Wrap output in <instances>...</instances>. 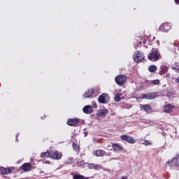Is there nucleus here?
I'll use <instances>...</instances> for the list:
<instances>
[{
  "label": "nucleus",
  "mask_w": 179,
  "mask_h": 179,
  "mask_svg": "<svg viewBox=\"0 0 179 179\" xmlns=\"http://www.w3.org/2000/svg\"><path fill=\"white\" fill-rule=\"evenodd\" d=\"M160 52L154 48L152 49L151 52L148 55V59L150 61H159V59H160Z\"/></svg>",
  "instance_id": "obj_1"
},
{
  "label": "nucleus",
  "mask_w": 179,
  "mask_h": 179,
  "mask_svg": "<svg viewBox=\"0 0 179 179\" xmlns=\"http://www.w3.org/2000/svg\"><path fill=\"white\" fill-rule=\"evenodd\" d=\"M133 59L137 64H140V62H142V61L145 59V55H143V53L142 52H140L139 51H136V52H134Z\"/></svg>",
  "instance_id": "obj_2"
},
{
  "label": "nucleus",
  "mask_w": 179,
  "mask_h": 179,
  "mask_svg": "<svg viewBox=\"0 0 179 179\" xmlns=\"http://www.w3.org/2000/svg\"><path fill=\"white\" fill-rule=\"evenodd\" d=\"M159 97L158 92H150L148 94H142L141 99H146V100H155Z\"/></svg>",
  "instance_id": "obj_3"
},
{
  "label": "nucleus",
  "mask_w": 179,
  "mask_h": 179,
  "mask_svg": "<svg viewBox=\"0 0 179 179\" xmlns=\"http://www.w3.org/2000/svg\"><path fill=\"white\" fill-rule=\"evenodd\" d=\"M115 83L118 86H122L127 83V76L125 75H119L115 78Z\"/></svg>",
  "instance_id": "obj_4"
},
{
  "label": "nucleus",
  "mask_w": 179,
  "mask_h": 179,
  "mask_svg": "<svg viewBox=\"0 0 179 179\" xmlns=\"http://www.w3.org/2000/svg\"><path fill=\"white\" fill-rule=\"evenodd\" d=\"M50 159L53 160H61L62 159V153L59 152L57 150H52L50 151Z\"/></svg>",
  "instance_id": "obj_5"
},
{
  "label": "nucleus",
  "mask_w": 179,
  "mask_h": 179,
  "mask_svg": "<svg viewBox=\"0 0 179 179\" xmlns=\"http://www.w3.org/2000/svg\"><path fill=\"white\" fill-rule=\"evenodd\" d=\"M166 164L169 166V167H175V166L179 167V156L178 155L173 157L171 161H168Z\"/></svg>",
  "instance_id": "obj_6"
},
{
  "label": "nucleus",
  "mask_w": 179,
  "mask_h": 179,
  "mask_svg": "<svg viewBox=\"0 0 179 179\" xmlns=\"http://www.w3.org/2000/svg\"><path fill=\"white\" fill-rule=\"evenodd\" d=\"M120 139H122V141H125V142H127L128 143H130L131 145H134V143L136 142L134 138H133L132 136H129L127 134L120 136Z\"/></svg>",
  "instance_id": "obj_7"
},
{
  "label": "nucleus",
  "mask_w": 179,
  "mask_h": 179,
  "mask_svg": "<svg viewBox=\"0 0 179 179\" xmlns=\"http://www.w3.org/2000/svg\"><path fill=\"white\" fill-rule=\"evenodd\" d=\"M79 122H80V119L73 118V119H68L66 124L69 127H76V125H78Z\"/></svg>",
  "instance_id": "obj_8"
},
{
  "label": "nucleus",
  "mask_w": 179,
  "mask_h": 179,
  "mask_svg": "<svg viewBox=\"0 0 179 179\" xmlns=\"http://www.w3.org/2000/svg\"><path fill=\"white\" fill-rule=\"evenodd\" d=\"M112 148L115 153H120V152H122L124 150V148L121 144L116 143L112 144Z\"/></svg>",
  "instance_id": "obj_9"
},
{
  "label": "nucleus",
  "mask_w": 179,
  "mask_h": 179,
  "mask_svg": "<svg viewBox=\"0 0 179 179\" xmlns=\"http://www.w3.org/2000/svg\"><path fill=\"white\" fill-rule=\"evenodd\" d=\"M21 169L23 170L24 173H27L33 169V165L30 163H24L21 166Z\"/></svg>",
  "instance_id": "obj_10"
},
{
  "label": "nucleus",
  "mask_w": 179,
  "mask_h": 179,
  "mask_svg": "<svg viewBox=\"0 0 179 179\" xmlns=\"http://www.w3.org/2000/svg\"><path fill=\"white\" fill-rule=\"evenodd\" d=\"M108 94H103L102 95L99 96L98 98V101L102 103L106 104V103H108Z\"/></svg>",
  "instance_id": "obj_11"
},
{
  "label": "nucleus",
  "mask_w": 179,
  "mask_h": 179,
  "mask_svg": "<svg viewBox=\"0 0 179 179\" xmlns=\"http://www.w3.org/2000/svg\"><path fill=\"white\" fill-rule=\"evenodd\" d=\"M174 108H176V106L172 105V104H166L164 106V113H173V110H174Z\"/></svg>",
  "instance_id": "obj_12"
},
{
  "label": "nucleus",
  "mask_w": 179,
  "mask_h": 179,
  "mask_svg": "<svg viewBox=\"0 0 179 179\" xmlns=\"http://www.w3.org/2000/svg\"><path fill=\"white\" fill-rule=\"evenodd\" d=\"M171 29V26H170V24H169L168 23L162 24L161 26L159 27V30L161 31L167 32Z\"/></svg>",
  "instance_id": "obj_13"
},
{
  "label": "nucleus",
  "mask_w": 179,
  "mask_h": 179,
  "mask_svg": "<svg viewBox=\"0 0 179 179\" xmlns=\"http://www.w3.org/2000/svg\"><path fill=\"white\" fill-rule=\"evenodd\" d=\"M141 110H143V111L148 113V114H150V113L153 111L152 106L149 104L143 105V107H141Z\"/></svg>",
  "instance_id": "obj_14"
},
{
  "label": "nucleus",
  "mask_w": 179,
  "mask_h": 179,
  "mask_svg": "<svg viewBox=\"0 0 179 179\" xmlns=\"http://www.w3.org/2000/svg\"><path fill=\"white\" fill-rule=\"evenodd\" d=\"M93 93H94V90H93V88L89 89L85 92L83 97H85V99H89V97H92V96H93Z\"/></svg>",
  "instance_id": "obj_15"
},
{
  "label": "nucleus",
  "mask_w": 179,
  "mask_h": 179,
  "mask_svg": "<svg viewBox=\"0 0 179 179\" xmlns=\"http://www.w3.org/2000/svg\"><path fill=\"white\" fill-rule=\"evenodd\" d=\"M83 111L85 114H92V113H93V108L92 106L87 105L83 108Z\"/></svg>",
  "instance_id": "obj_16"
},
{
  "label": "nucleus",
  "mask_w": 179,
  "mask_h": 179,
  "mask_svg": "<svg viewBox=\"0 0 179 179\" xmlns=\"http://www.w3.org/2000/svg\"><path fill=\"white\" fill-rule=\"evenodd\" d=\"M87 167L88 169H90V170H100V169H101V166H100V165L94 164L93 163L88 164Z\"/></svg>",
  "instance_id": "obj_17"
},
{
  "label": "nucleus",
  "mask_w": 179,
  "mask_h": 179,
  "mask_svg": "<svg viewBox=\"0 0 179 179\" xmlns=\"http://www.w3.org/2000/svg\"><path fill=\"white\" fill-rule=\"evenodd\" d=\"M108 114L107 109H101L96 114L98 117H106Z\"/></svg>",
  "instance_id": "obj_18"
},
{
  "label": "nucleus",
  "mask_w": 179,
  "mask_h": 179,
  "mask_svg": "<svg viewBox=\"0 0 179 179\" xmlns=\"http://www.w3.org/2000/svg\"><path fill=\"white\" fill-rule=\"evenodd\" d=\"M71 176H73V179H90V177H86L79 173L71 174Z\"/></svg>",
  "instance_id": "obj_19"
},
{
  "label": "nucleus",
  "mask_w": 179,
  "mask_h": 179,
  "mask_svg": "<svg viewBox=\"0 0 179 179\" xmlns=\"http://www.w3.org/2000/svg\"><path fill=\"white\" fill-rule=\"evenodd\" d=\"M0 172L2 175L10 174L12 169H10V168H0Z\"/></svg>",
  "instance_id": "obj_20"
},
{
  "label": "nucleus",
  "mask_w": 179,
  "mask_h": 179,
  "mask_svg": "<svg viewBox=\"0 0 179 179\" xmlns=\"http://www.w3.org/2000/svg\"><path fill=\"white\" fill-rule=\"evenodd\" d=\"M169 71V68L166 66H162L161 70L159 71V75H164Z\"/></svg>",
  "instance_id": "obj_21"
},
{
  "label": "nucleus",
  "mask_w": 179,
  "mask_h": 179,
  "mask_svg": "<svg viewBox=\"0 0 179 179\" xmlns=\"http://www.w3.org/2000/svg\"><path fill=\"white\" fill-rule=\"evenodd\" d=\"M104 155H106L105 150H98L95 152V156H96V157H100L101 156H104Z\"/></svg>",
  "instance_id": "obj_22"
},
{
  "label": "nucleus",
  "mask_w": 179,
  "mask_h": 179,
  "mask_svg": "<svg viewBox=\"0 0 179 179\" xmlns=\"http://www.w3.org/2000/svg\"><path fill=\"white\" fill-rule=\"evenodd\" d=\"M72 146H73V150H75L78 153H79V152H80V146H79V145H78V143L73 142Z\"/></svg>",
  "instance_id": "obj_23"
},
{
  "label": "nucleus",
  "mask_w": 179,
  "mask_h": 179,
  "mask_svg": "<svg viewBox=\"0 0 179 179\" xmlns=\"http://www.w3.org/2000/svg\"><path fill=\"white\" fill-rule=\"evenodd\" d=\"M50 151H47L45 152H42L41 154V159H45V157H50Z\"/></svg>",
  "instance_id": "obj_24"
},
{
  "label": "nucleus",
  "mask_w": 179,
  "mask_h": 179,
  "mask_svg": "<svg viewBox=\"0 0 179 179\" xmlns=\"http://www.w3.org/2000/svg\"><path fill=\"white\" fill-rule=\"evenodd\" d=\"M172 71H175L177 73H179V64L177 63L174 64V66L171 67Z\"/></svg>",
  "instance_id": "obj_25"
},
{
  "label": "nucleus",
  "mask_w": 179,
  "mask_h": 179,
  "mask_svg": "<svg viewBox=\"0 0 179 179\" xmlns=\"http://www.w3.org/2000/svg\"><path fill=\"white\" fill-rule=\"evenodd\" d=\"M149 72H156L157 71V67L155 65H152L148 68Z\"/></svg>",
  "instance_id": "obj_26"
},
{
  "label": "nucleus",
  "mask_w": 179,
  "mask_h": 179,
  "mask_svg": "<svg viewBox=\"0 0 179 179\" xmlns=\"http://www.w3.org/2000/svg\"><path fill=\"white\" fill-rule=\"evenodd\" d=\"M121 96H122V94H117L115 96V101L116 102L121 101Z\"/></svg>",
  "instance_id": "obj_27"
},
{
  "label": "nucleus",
  "mask_w": 179,
  "mask_h": 179,
  "mask_svg": "<svg viewBox=\"0 0 179 179\" xmlns=\"http://www.w3.org/2000/svg\"><path fill=\"white\" fill-rule=\"evenodd\" d=\"M77 166H78V167H83L85 166V161L82 160V161H78L76 163Z\"/></svg>",
  "instance_id": "obj_28"
},
{
  "label": "nucleus",
  "mask_w": 179,
  "mask_h": 179,
  "mask_svg": "<svg viewBox=\"0 0 179 179\" xmlns=\"http://www.w3.org/2000/svg\"><path fill=\"white\" fill-rule=\"evenodd\" d=\"M138 44H139L140 45H142V43H143V44H146V40H145V39H141V38H139L138 40Z\"/></svg>",
  "instance_id": "obj_29"
},
{
  "label": "nucleus",
  "mask_w": 179,
  "mask_h": 179,
  "mask_svg": "<svg viewBox=\"0 0 179 179\" xmlns=\"http://www.w3.org/2000/svg\"><path fill=\"white\" fill-rule=\"evenodd\" d=\"M142 145H145V146H149L150 145H152V142L148 141V140H145L143 143Z\"/></svg>",
  "instance_id": "obj_30"
},
{
  "label": "nucleus",
  "mask_w": 179,
  "mask_h": 179,
  "mask_svg": "<svg viewBox=\"0 0 179 179\" xmlns=\"http://www.w3.org/2000/svg\"><path fill=\"white\" fill-rule=\"evenodd\" d=\"M151 83H152V85H159V83H160V80H154L151 81Z\"/></svg>",
  "instance_id": "obj_31"
},
{
  "label": "nucleus",
  "mask_w": 179,
  "mask_h": 179,
  "mask_svg": "<svg viewBox=\"0 0 179 179\" xmlns=\"http://www.w3.org/2000/svg\"><path fill=\"white\" fill-rule=\"evenodd\" d=\"M155 44H157V47H160V41L159 40L155 41Z\"/></svg>",
  "instance_id": "obj_32"
},
{
  "label": "nucleus",
  "mask_w": 179,
  "mask_h": 179,
  "mask_svg": "<svg viewBox=\"0 0 179 179\" xmlns=\"http://www.w3.org/2000/svg\"><path fill=\"white\" fill-rule=\"evenodd\" d=\"M44 163L45 164H51V162L50 161H45Z\"/></svg>",
  "instance_id": "obj_33"
},
{
  "label": "nucleus",
  "mask_w": 179,
  "mask_h": 179,
  "mask_svg": "<svg viewBox=\"0 0 179 179\" xmlns=\"http://www.w3.org/2000/svg\"><path fill=\"white\" fill-rule=\"evenodd\" d=\"M93 108H97V104H96V103H94L93 104Z\"/></svg>",
  "instance_id": "obj_34"
},
{
  "label": "nucleus",
  "mask_w": 179,
  "mask_h": 179,
  "mask_svg": "<svg viewBox=\"0 0 179 179\" xmlns=\"http://www.w3.org/2000/svg\"><path fill=\"white\" fill-rule=\"evenodd\" d=\"M176 83H179V77L176 78Z\"/></svg>",
  "instance_id": "obj_35"
},
{
  "label": "nucleus",
  "mask_w": 179,
  "mask_h": 179,
  "mask_svg": "<svg viewBox=\"0 0 179 179\" xmlns=\"http://www.w3.org/2000/svg\"><path fill=\"white\" fill-rule=\"evenodd\" d=\"M175 3L179 5V0H175Z\"/></svg>",
  "instance_id": "obj_36"
}]
</instances>
